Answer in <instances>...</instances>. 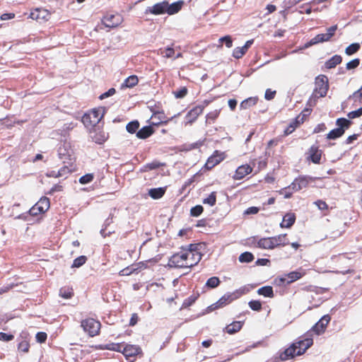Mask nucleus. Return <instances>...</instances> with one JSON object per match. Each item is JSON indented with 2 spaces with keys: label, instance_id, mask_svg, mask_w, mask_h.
<instances>
[{
  "label": "nucleus",
  "instance_id": "58",
  "mask_svg": "<svg viewBox=\"0 0 362 362\" xmlns=\"http://www.w3.org/2000/svg\"><path fill=\"white\" fill-rule=\"evenodd\" d=\"M29 214L33 216H36L39 214H43L41 210L39 209V207L35 204L33 206H32L29 210Z\"/></svg>",
  "mask_w": 362,
  "mask_h": 362
},
{
  "label": "nucleus",
  "instance_id": "6",
  "mask_svg": "<svg viewBox=\"0 0 362 362\" xmlns=\"http://www.w3.org/2000/svg\"><path fill=\"white\" fill-rule=\"evenodd\" d=\"M332 261L336 264L338 267V270L334 272L335 274H341L343 275L347 274H354L355 270L351 268L349 264L351 258L348 257L345 255H339L332 257Z\"/></svg>",
  "mask_w": 362,
  "mask_h": 362
},
{
  "label": "nucleus",
  "instance_id": "52",
  "mask_svg": "<svg viewBox=\"0 0 362 362\" xmlns=\"http://www.w3.org/2000/svg\"><path fill=\"white\" fill-rule=\"evenodd\" d=\"M360 64V59H354L350 62H349L346 65V68L348 69V70H350V69H356V67L358 66Z\"/></svg>",
  "mask_w": 362,
  "mask_h": 362
},
{
  "label": "nucleus",
  "instance_id": "55",
  "mask_svg": "<svg viewBox=\"0 0 362 362\" xmlns=\"http://www.w3.org/2000/svg\"><path fill=\"white\" fill-rule=\"evenodd\" d=\"M63 190V186L59 184L54 185L46 194L52 195L55 192H59Z\"/></svg>",
  "mask_w": 362,
  "mask_h": 362
},
{
  "label": "nucleus",
  "instance_id": "12",
  "mask_svg": "<svg viewBox=\"0 0 362 362\" xmlns=\"http://www.w3.org/2000/svg\"><path fill=\"white\" fill-rule=\"evenodd\" d=\"M323 151L317 145L311 146L305 153V160L314 164H320Z\"/></svg>",
  "mask_w": 362,
  "mask_h": 362
},
{
  "label": "nucleus",
  "instance_id": "4",
  "mask_svg": "<svg viewBox=\"0 0 362 362\" xmlns=\"http://www.w3.org/2000/svg\"><path fill=\"white\" fill-rule=\"evenodd\" d=\"M104 116V112L100 108H93L85 113L82 117V122L89 129L90 132L95 127H100V120Z\"/></svg>",
  "mask_w": 362,
  "mask_h": 362
},
{
  "label": "nucleus",
  "instance_id": "40",
  "mask_svg": "<svg viewBox=\"0 0 362 362\" xmlns=\"http://www.w3.org/2000/svg\"><path fill=\"white\" fill-rule=\"evenodd\" d=\"M87 259H88L85 255L79 256L74 260L71 267L78 268L83 266L86 262Z\"/></svg>",
  "mask_w": 362,
  "mask_h": 362
},
{
  "label": "nucleus",
  "instance_id": "2",
  "mask_svg": "<svg viewBox=\"0 0 362 362\" xmlns=\"http://www.w3.org/2000/svg\"><path fill=\"white\" fill-rule=\"evenodd\" d=\"M313 344L311 335L307 334L300 337L279 354L281 361H287L295 356L303 355Z\"/></svg>",
  "mask_w": 362,
  "mask_h": 362
},
{
  "label": "nucleus",
  "instance_id": "15",
  "mask_svg": "<svg viewBox=\"0 0 362 362\" xmlns=\"http://www.w3.org/2000/svg\"><path fill=\"white\" fill-rule=\"evenodd\" d=\"M122 21V18L119 14H107L102 20L103 25L110 28L117 27Z\"/></svg>",
  "mask_w": 362,
  "mask_h": 362
},
{
  "label": "nucleus",
  "instance_id": "60",
  "mask_svg": "<svg viewBox=\"0 0 362 362\" xmlns=\"http://www.w3.org/2000/svg\"><path fill=\"white\" fill-rule=\"evenodd\" d=\"M139 321V316L136 313H133L129 320V326L133 327L136 325Z\"/></svg>",
  "mask_w": 362,
  "mask_h": 362
},
{
  "label": "nucleus",
  "instance_id": "33",
  "mask_svg": "<svg viewBox=\"0 0 362 362\" xmlns=\"http://www.w3.org/2000/svg\"><path fill=\"white\" fill-rule=\"evenodd\" d=\"M249 46V41H247L243 47H236L233 51V57L236 59L241 58L246 52Z\"/></svg>",
  "mask_w": 362,
  "mask_h": 362
},
{
  "label": "nucleus",
  "instance_id": "54",
  "mask_svg": "<svg viewBox=\"0 0 362 362\" xmlns=\"http://www.w3.org/2000/svg\"><path fill=\"white\" fill-rule=\"evenodd\" d=\"M317 206V208L321 210V211H324V210H328V205L327 204L323 201V200H321V199H318L317 201L315 202L314 203Z\"/></svg>",
  "mask_w": 362,
  "mask_h": 362
},
{
  "label": "nucleus",
  "instance_id": "21",
  "mask_svg": "<svg viewBox=\"0 0 362 362\" xmlns=\"http://www.w3.org/2000/svg\"><path fill=\"white\" fill-rule=\"evenodd\" d=\"M252 243L254 244L255 245V247L261 248V249H265V250H273L274 249L271 237L261 238L257 242L255 241V239L254 238Z\"/></svg>",
  "mask_w": 362,
  "mask_h": 362
},
{
  "label": "nucleus",
  "instance_id": "45",
  "mask_svg": "<svg viewBox=\"0 0 362 362\" xmlns=\"http://www.w3.org/2000/svg\"><path fill=\"white\" fill-rule=\"evenodd\" d=\"M218 42L221 43V45H219V47H221L223 46V42L226 44V46L228 48H230L233 46V40L230 35H226L224 37H221L218 40Z\"/></svg>",
  "mask_w": 362,
  "mask_h": 362
},
{
  "label": "nucleus",
  "instance_id": "24",
  "mask_svg": "<svg viewBox=\"0 0 362 362\" xmlns=\"http://www.w3.org/2000/svg\"><path fill=\"white\" fill-rule=\"evenodd\" d=\"M154 132L155 131L151 125L145 126L138 130L136 132V137L140 139H146L153 134Z\"/></svg>",
  "mask_w": 362,
  "mask_h": 362
},
{
  "label": "nucleus",
  "instance_id": "57",
  "mask_svg": "<svg viewBox=\"0 0 362 362\" xmlns=\"http://www.w3.org/2000/svg\"><path fill=\"white\" fill-rule=\"evenodd\" d=\"M276 94V90H272V89L268 88L265 91L264 98L267 100H271L274 98Z\"/></svg>",
  "mask_w": 362,
  "mask_h": 362
},
{
  "label": "nucleus",
  "instance_id": "27",
  "mask_svg": "<svg viewBox=\"0 0 362 362\" xmlns=\"http://www.w3.org/2000/svg\"><path fill=\"white\" fill-rule=\"evenodd\" d=\"M249 174V165H242L239 166L233 176L234 180H241Z\"/></svg>",
  "mask_w": 362,
  "mask_h": 362
},
{
  "label": "nucleus",
  "instance_id": "36",
  "mask_svg": "<svg viewBox=\"0 0 362 362\" xmlns=\"http://www.w3.org/2000/svg\"><path fill=\"white\" fill-rule=\"evenodd\" d=\"M301 124L296 118L289 124L284 130V135L288 136L293 133L296 129Z\"/></svg>",
  "mask_w": 362,
  "mask_h": 362
},
{
  "label": "nucleus",
  "instance_id": "29",
  "mask_svg": "<svg viewBox=\"0 0 362 362\" xmlns=\"http://www.w3.org/2000/svg\"><path fill=\"white\" fill-rule=\"evenodd\" d=\"M165 193V187L152 188L148 191V195L154 199H158L163 197Z\"/></svg>",
  "mask_w": 362,
  "mask_h": 362
},
{
  "label": "nucleus",
  "instance_id": "48",
  "mask_svg": "<svg viewBox=\"0 0 362 362\" xmlns=\"http://www.w3.org/2000/svg\"><path fill=\"white\" fill-rule=\"evenodd\" d=\"M187 93H188L187 88L185 86H184V87H182L180 89L176 90V91H174L173 95H175V97L176 98H183L187 95Z\"/></svg>",
  "mask_w": 362,
  "mask_h": 362
},
{
  "label": "nucleus",
  "instance_id": "25",
  "mask_svg": "<svg viewBox=\"0 0 362 362\" xmlns=\"http://www.w3.org/2000/svg\"><path fill=\"white\" fill-rule=\"evenodd\" d=\"M243 325V322L241 321H234L230 325H227L224 328V332L229 334H233L236 332H239Z\"/></svg>",
  "mask_w": 362,
  "mask_h": 362
},
{
  "label": "nucleus",
  "instance_id": "1",
  "mask_svg": "<svg viewBox=\"0 0 362 362\" xmlns=\"http://www.w3.org/2000/svg\"><path fill=\"white\" fill-rule=\"evenodd\" d=\"M200 244H190L182 247L180 251L173 255L168 261V265L175 268H191L201 260Z\"/></svg>",
  "mask_w": 362,
  "mask_h": 362
},
{
  "label": "nucleus",
  "instance_id": "31",
  "mask_svg": "<svg viewBox=\"0 0 362 362\" xmlns=\"http://www.w3.org/2000/svg\"><path fill=\"white\" fill-rule=\"evenodd\" d=\"M342 58L340 55L336 54L331 57L328 61L325 63V66L327 69H332L334 68L337 65L341 63Z\"/></svg>",
  "mask_w": 362,
  "mask_h": 362
},
{
  "label": "nucleus",
  "instance_id": "8",
  "mask_svg": "<svg viewBox=\"0 0 362 362\" xmlns=\"http://www.w3.org/2000/svg\"><path fill=\"white\" fill-rule=\"evenodd\" d=\"M81 326L83 331L90 337H95L100 334L101 324L100 321L94 318L88 317L81 320Z\"/></svg>",
  "mask_w": 362,
  "mask_h": 362
},
{
  "label": "nucleus",
  "instance_id": "49",
  "mask_svg": "<svg viewBox=\"0 0 362 362\" xmlns=\"http://www.w3.org/2000/svg\"><path fill=\"white\" fill-rule=\"evenodd\" d=\"M274 284L277 286H284L288 285L286 276H284V275L281 276H277L274 279Z\"/></svg>",
  "mask_w": 362,
  "mask_h": 362
},
{
  "label": "nucleus",
  "instance_id": "9",
  "mask_svg": "<svg viewBox=\"0 0 362 362\" xmlns=\"http://www.w3.org/2000/svg\"><path fill=\"white\" fill-rule=\"evenodd\" d=\"M317 179L319 178L308 175H300L294 179L288 187L292 189L293 191L297 192L306 188L310 183L315 182Z\"/></svg>",
  "mask_w": 362,
  "mask_h": 362
},
{
  "label": "nucleus",
  "instance_id": "13",
  "mask_svg": "<svg viewBox=\"0 0 362 362\" xmlns=\"http://www.w3.org/2000/svg\"><path fill=\"white\" fill-rule=\"evenodd\" d=\"M238 298L236 293H226L223 295L217 302L208 307L209 311H214L216 309L223 308L224 306L230 304L234 300Z\"/></svg>",
  "mask_w": 362,
  "mask_h": 362
},
{
  "label": "nucleus",
  "instance_id": "23",
  "mask_svg": "<svg viewBox=\"0 0 362 362\" xmlns=\"http://www.w3.org/2000/svg\"><path fill=\"white\" fill-rule=\"evenodd\" d=\"M296 221V215L294 213H287L284 217L280 226L282 228H291Z\"/></svg>",
  "mask_w": 362,
  "mask_h": 362
},
{
  "label": "nucleus",
  "instance_id": "30",
  "mask_svg": "<svg viewBox=\"0 0 362 362\" xmlns=\"http://www.w3.org/2000/svg\"><path fill=\"white\" fill-rule=\"evenodd\" d=\"M41 211L44 214L45 213L50 206L49 199L47 197H42L40 199V200L35 204Z\"/></svg>",
  "mask_w": 362,
  "mask_h": 362
},
{
  "label": "nucleus",
  "instance_id": "41",
  "mask_svg": "<svg viewBox=\"0 0 362 362\" xmlns=\"http://www.w3.org/2000/svg\"><path fill=\"white\" fill-rule=\"evenodd\" d=\"M216 192H211L206 198L203 200V203L205 204H209L211 206H213L216 204Z\"/></svg>",
  "mask_w": 362,
  "mask_h": 362
},
{
  "label": "nucleus",
  "instance_id": "39",
  "mask_svg": "<svg viewBox=\"0 0 362 362\" xmlns=\"http://www.w3.org/2000/svg\"><path fill=\"white\" fill-rule=\"evenodd\" d=\"M360 47L361 46L359 43H352L346 48L345 53L349 56L352 55L356 53L359 50Z\"/></svg>",
  "mask_w": 362,
  "mask_h": 362
},
{
  "label": "nucleus",
  "instance_id": "35",
  "mask_svg": "<svg viewBox=\"0 0 362 362\" xmlns=\"http://www.w3.org/2000/svg\"><path fill=\"white\" fill-rule=\"evenodd\" d=\"M59 296L65 299H69L74 296V290L70 287H62L59 290Z\"/></svg>",
  "mask_w": 362,
  "mask_h": 362
},
{
  "label": "nucleus",
  "instance_id": "17",
  "mask_svg": "<svg viewBox=\"0 0 362 362\" xmlns=\"http://www.w3.org/2000/svg\"><path fill=\"white\" fill-rule=\"evenodd\" d=\"M141 349L139 346L132 344H124L122 349V354L127 359H129L132 357H136L137 355L141 354Z\"/></svg>",
  "mask_w": 362,
  "mask_h": 362
},
{
  "label": "nucleus",
  "instance_id": "63",
  "mask_svg": "<svg viewBox=\"0 0 362 362\" xmlns=\"http://www.w3.org/2000/svg\"><path fill=\"white\" fill-rule=\"evenodd\" d=\"M358 134H354L353 135L348 136L345 141L346 144H352L354 141H356L358 139Z\"/></svg>",
  "mask_w": 362,
  "mask_h": 362
},
{
  "label": "nucleus",
  "instance_id": "14",
  "mask_svg": "<svg viewBox=\"0 0 362 362\" xmlns=\"http://www.w3.org/2000/svg\"><path fill=\"white\" fill-rule=\"evenodd\" d=\"M226 158V154L225 152L216 150L212 155L208 158L204 165V168L210 170L222 162Z\"/></svg>",
  "mask_w": 362,
  "mask_h": 362
},
{
  "label": "nucleus",
  "instance_id": "18",
  "mask_svg": "<svg viewBox=\"0 0 362 362\" xmlns=\"http://www.w3.org/2000/svg\"><path fill=\"white\" fill-rule=\"evenodd\" d=\"M93 135L91 136V139L93 142L98 144H103L108 138V134L100 127L93 129Z\"/></svg>",
  "mask_w": 362,
  "mask_h": 362
},
{
  "label": "nucleus",
  "instance_id": "46",
  "mask_svg": "<svg viewBox=\"0 0 362 362\" xmlns=\"http://www.w3.org/2000/svg\"><path fill=\"white\" fill-rule=\"evenodd\" d=\"M94 179V175L93 173H88L79 178V182L81 185H86L91 182Z\"/></svg>",
  "mask_w": 362,
  "mask_h": 362
},
{
  "label": "nucleus",
  "instance_id": "61",
  "mask_svg": "<svg viewBox=\"0 0 362 362\" xmlns=\"http://www.w3.org/2000/svg\"><path fill=\"white\" fill-rule=\"evenodd\" d=\"M116 90L114 88H110L107 92L104 93L100 96V99H104L105 98H107L109 96H111L115 93Z\"/></svg>",
  "mask_w": 362,
  "mask_h": 362
},
{
  "label": "nucleus",
  "instance_id": "42",
  "mask_svg": "<svg viewBox=\"0 0 362 362\" xmlns=\"http://www.w3.org/2000/svg\"><path fill=\"white\" fill-rule=\"evenodd\" d=\"M221 281L217 276H212L209 278L206 283V286L211 288H216L219 284Z\"/></svg>",
  "mask_w": 362,
  "mask_h": 362
},
{
  "label": "nucleus",
  "instance_id": "53",
  "mask_svg": "<svg viewBox=\"0 0 362 362\" xmlns=\"http://www.w3.org/2000/svg\"><path fill=\"white\" fill-rule=\"evenodd\" d=\"M262 303L259 300H250V309L255 311H259L262 310Z\"/></svg>",
  "mask_w": 362,
  "mask_h": 362
},
{
  "label": "nucleus",
  "instance_id": "10",
  "mask_svg": "<svg viewBox=\"0 0 362 362\" xmlns=\"http://www.w3.org/2000/svg\"><path fill=\"white\" fill-rule=\"evenodd\" d=\"M337 30V25H332L327 28L326 33L318 34L312 38L306 45V47L312 46L320 42H328L334 35Z\"/></svg>",
  "mask_w": 362,
  "mask_h": 362
},
{
  "label": "nucleus",
  "instance_id": "7",
  "mask_svg": "<svg viewBox=\"0 0 362 362\" xmlns=\"http://www.w3.org/2000/svg\"><path fill=\"white\" fill-rule=\"evenodd\" d=\"M352 122L346 118H338L336 121L337 128L331 130L326 136L327 139H337L342 136L345 131L351 127Z\"/></svg>",
  "mask_w": 362,
  "mask_h": 362
},
{
  "label": "nucleus",
  "instance_id": "28",
  "mask_svg": "<svg viewBox=\"0 0 362 362\" xmlns=\"http://www.w3.org/2000/svg\"><path fill=\"white\" fill-rule=\"evenodd\" d=\"M139 83V78L136 75H131L129 77H127L122 84L121 85V88H133L136 86Z\"/></svg>",
  "mask_w": 362,
  "mask_h": 362
},
{
  "label": "nucleus",
  "instance_id": "22",
  "mask_svg": "<svg viewBox=\"0 0 362 362\" xmlns=\"http://www.w3.org/2000/svg\"><path fill=\"white\" fill-rule=\"evenodd\" d=\"M305 272H303L302 269H300L298 271H293L288 274H284V276H286V279L288 285L301 279L303 276H305Z\"/></svg>",
  "mask_w": 362,
  "mask_h": 362
},
{
  "label": "nucleus",
  "instance_id": "5",
  "mask_svg": "<svg viewBox=\"0 0 362 362\" xmlns=\"http://www.w3.org/2000/svg\"><path fill=\"white\" fill-rule=\"evenodd\" d=\"M329 90V80L327 76L320 74L315 79V88L313 90L312 98H323L327 94Z\"/></svg>",
  "mask_w": 362,
  "mask_h": 362
},
{
  "label": "nucleus",
  "instance_id": "51",
  "mask_svg": "<svg viewBox=\"0 0 362 362\" xmlns=\"http://www.w3.org/2000/svg\"><path fill=\"white\" fill-rule=\"evenodd\" d=\"M347 116L351 119L360 117L361 116H362V107H361L356 110L349 112Z\"/></svg>",
  "mask_w": 362,
  "mask_h": 362
},
{
  "label": "nucleus",
  "instance_id": "11",
  "mask_svg": "<svg viewBox=\"0 0 362 362\" xmlns=\"http://www.w3.org/2000/svg\"><path fill=\"white\" fill-rule=\"evenodd\" d=\"M210 101L204 100L202 104L197 105L192 108L186 115V124H192L198 117L203 113L204 108L209 105Z\"/></svg>",
  "mask_w": 362,
  "mask_h": 362
},
{
  "label": "nucleus",
  "instance_id": "44",
  "mask_svg": "<svg viewBox=\"0 0 362 362\" xmlns=\"http://www.w3.org/2000/svg\"><path fill=\"white\" fill-rule=\"evenodd\" d=\"M220 114V111L215 110L214 111H211L206 115V122H214L218 117Z\"/></svg>",
  "mask_w": 362,
  "mask_h": 362
},
{
  "label": "nucleus",
  "instance_id": "43",
  "mask_svg": "<svg viewBox=\"0 0 362 362\" xmlns=\"http://www.w3.org/2000/svg\"><path fill=\"white\" fill-rule=\"evenodd\" d=\"M30 349V344L28 341L23 339L21 341H20L18 344V351L23 352V353H28Z\"/></svg>",
  "mask_w": 362,
  "mask_h": 362
},
{
  "label": "nucleus",
  "instance_id": "37",
  "mask_svg": "<svg viewBox=\"0 0 362 362\" xmlns=\"http://www.w3.org/2000/svg\"><path fill=\"white\" fill-rule=\"evenodd\" d=\"M140 124L139 121L134 120L130 122H129L126 126L127 131L130 134H134L138 132V129L139 128Z\"/></svg>",
  "mask_w": 362,
  "mask_h": 362
},
{
  "label": "nucleus",
  "instance_id": "26",
  "mask_svg": "<svg viewBox=\"0 0 362 362\" xmlns=\"http://www.w3.org/2000/svg\"><path fill=\"white\" fill-rule=\"evenodd\" d=\"M124 343H110L105 345H99L98 349L101 350H110L122 353Z\"/></svg>",
  "mask_w": 362,
  "mask_h": 362
},
{
  "label": "nucleus",
  "instance_id": "19",
  "mask_svg": "<svg viewBox=\"0 0 362 362\" xmlns=\"http://www.w3.org/2000/svg\"><path fill=\"white\" fill-rule=\"evenodd\" d=\"M315 99H313L310 98L308 103L307 105L309 106V107H305L303 111L296 117V119L300 123L303 124L308 117L310 115L312 112V106H314L315 105Z\"/></svg>",
  "mask_w": 362,
  "mask_h": 362
},
{
  "label": "nucleus",
  "instance_id": "20",
  "mask_svg": "<svg viewBox=\"0 0 362 362\" xmlns=\"http://www.w3.org/2000/svg\"><path fill=\"white\" fill-rule=\"evenodd\" d=\"M271 239L274 249L279 247H284L289 244L286 233L271 237Z\"/></svg>",
  "mask_w": 362,
  "mask_h": 362
},
{
  "label": "nucleus",
  "instance_id": "3",
  "mask_svg": "<svg viewBox=\"0 0 362 362\" xmlns=\"http://www.w3.org/2000/svg\"><path fill=\"white\" fill-rule=\"evenodd\" d=\"M183 5V1H178L171 4H169L168 1H163L157 3L152 6L147 7L145 11V13H151L156 16L164 13H168V15H174L177 13L182 9Z\"/></svg>",
  "mask_w": 362,
  "mask_h": 362
},
{
  "label": "nucleus",
  "instance_id": "64",
  "mask_svg": "<svg viewBox=\"0 0 362 362\" xmlns=\"http://www.w3.org/2000/svg\"><path fill=\"white\" fill-rule=\"evenodd\" d=\"M175 54V50L172 47H168L165 50V57L167 58L172 57Z\"/></svg>",
  "mask_w": 362,
  "mask_h": 362
},
{
  "label": "nucleus",
  "instance_id": "16",
  "mask_svg": "<svg viewBox=\"0 0 362 362\" xmlns=\"http://www.w3.org/2000/svg\"><path fill=\"white\" fill-rule=\"evenodd\" d=\"M331 320V317L329 315L322 316L320 320L312 327L311 331L314 332L317 335L323 334L325 332L327 326Z\"/></svg>",
  "mask_w": 362,
  "mask_h": 362
},
{
  "label": "nucleus",
  "instance_id": "47",
  "mask_svg": "<svg viewBox=\"0 0 362 362\" xmlns=\"http://www.w3.org/2000/svg\"><path fill=\"white\" fill-rule=\"evenodd\" d=\"M203 211H204V208L202 206L197 205L195 206H193L190 209V215L192 216L197 217L202 214Z\"/></svg>",
  "mask_w": 362,
  "mask_h": 362
},
{
  "label": "nucleus",
  "instance_id": "56",
  "mask_svg": "<svg viewBox=\"0 0 362 362\" xmlns=\"http://www.w3.org/2000/svg\"><path fill=\"white\" fill-rule=\"evenodd\" d=\"M14 339V335L4 332H0V341H9Z\"/></svg>",
  "mask_w": 362,
  "mask_h": 362
},
{
  "label": "nucleus",
  "instance_id": "34",
  "mask_svg": "<svg viewBox=\"0 0 362 362\" xmlns=\"http://www.w3.org/2000/svg\"><path fill=\"white\" fill-rule=\"evenodd\" d=\"M165 164L163 163H160L158 160H153L151 163H146L144 166V171H150V170H156V169H158V168L165 166Z\"/></svg>",
  "mask_w": 362,
  "mask_h": 362
},
{
  "label": "nucleus",
  "instance_id": "50",
  "mask_svg": "<svg viewBox=\"0 0 362 362\" xmlns=\"http://www.w3.org/2000/svg\"><path fill=\"white\" fill-rule=\"evenodd\" d=\"M72 171L73 170H71L68 166L64 165L57 171V173L60 177L68 175L69 174L71 173Z\"/></svg>",
  "mask_w": 362,
  "mask_h": 362
},
{
  "label": "nucleus",
  "instance_id": "59",
  "mask_svg": "<svg viewBox=\"0 0 362 362\" xmlns=\"http://www.w3.org/2000/svg\"><path fill=\"white\" fill-rule=\"evenodd\" d=\"M47 335L45 332H40L36 334V339L40 343H43L46 341Z\"/></svg>",
  "mask_w": 362,
  "mask_h": 362
},
{
  "label": "nucleus",
  "instance_id": "62",
  "mask_svg": "<svg viewBox=\"0 0 362 362\" xmlns=\"http://www.w3.org/2000/svg\"><path fill=\"white\" fill-rule=\"evenodd\" d=\"M239 261L241 262H249V252H245L239 257Z\"/></svg>",
  "mask_w": 362,
  "mask_h": 362
},
{
  "label": "nucleus",
  "instance_id": "38",
  "mask_svg": "<svg viewBox=\"0 0 362 362\" xmlns=\"http://www.w3.org/2000/svg\"><path fill=\"white\" fill-rule=\"evenodd\" d=\"M156 118L158 119V122H152V125L158 126L161 124H166L169 121V119L165 120V121L163 120L164 119V113L163 112H155L152 116V119H156Z\"/></svg>",
  "mask_w": 362,
  "mask_h": 362
},
{
  "label": "nucleus",
  "instance_id": "32",
  "mask_svg": "<svg viewBox=\"0 0 362 362\" xmlns=\"http://www.w3.org/2000/svg\"><path fill=\"white\" fill-rule=\"evenodd\" d=\"M257 293L264 297L273 298L274 296L273 288L270 286H265L259 288Z\"/></svg>",
  "mask_w": 362,
  "mask_h": 362
}]
</instances>
